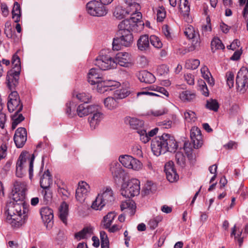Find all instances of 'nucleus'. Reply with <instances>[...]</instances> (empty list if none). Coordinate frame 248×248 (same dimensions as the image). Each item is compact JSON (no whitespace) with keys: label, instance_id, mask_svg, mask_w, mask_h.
I'll return each instance as SVG.
<instances>
[{"label":"nucleus","instance_id":"1","mask_svg":"<svg viewBox=\"0 0 248 248\" xmlns=\"http://www.w3.org/2000/svg\"><path fill=\"white\" fill-rule=\"evenodd\" d=\"M26 187L24 184L16 182L14 185L12 201L5 208L6 221L14 228H18L25 223L28 211L25 199Z\"/></svg>","mask_w":248,"mask_h":248},{"label":"nucleus","instance_id":"2","mask_svg":"<svg viewBox=\"0 0 248 248\" xmlns=\"http://www.w3.org/2000/svg\"><path fill=\"white\" fill-rule=\"evenodd\" d=\"M141 14H137L136 16H131L121 21L118 25L117 36L113 39L112 49L118 50L121 48V46H129L133 42V36L132 31L139 32L141 31L144 26V23L141 20Z\"/></svg>","mask_w":248,"mask_h":248},{"label":"nucleus","instance_id":"3","mask_svg":"<svg viewBox=\"0 0 248 248\" xmlns=\"http://www.w3.org/2000/svg\"><path fill=\"white\" fill-rule=\"evenodd\" d=\"M151 146L154 154L157 156L166 152H175L178 144L173 136L165 133L154 138Z\"/></svg>","mask_w":248,"mask_h":248},{"label":"nucleus","instance_id":"4","mask_svg":"<svg viewBox=\"0 0 248 248\" xmlns=\"http://www.w3.org/2000/svg\"><path fill=\"white\" fill-rule=\"evenodd\" d=\"M140 182L137 179H131L123 183L121 190L123 196L130 198L138 196L140 192Z\"/></svg>","mask_w":248,"mask_h":248},{"label":"nucleus","instance_id":"5","mask_svg":"<svg viewBox=\"0 0 248 248\" xmlns=\"http://www.w3.org/2000/svg\"><path fill=\"white\" fill-rule=\"evenodd\" d=\"M94 64L102 70H107L116 67V63L109 54L108 50H103L95 59Z\"/></svg>","mask_w":248,"mask_h":248},{"label":"nucleus","instance_id":"6","mask_svg":"<svg viewBox=\"0 0 248 248\" xmlns=\"http://www.w3.org/2000/svg\"><path fill=\"white\" fill-rule=\"evenodd\" d=\"M87 13L93 16L101 17L108 13V9L101 2L97 0H91L86 4Z\"/></svg>","mask_w":248,"mask_h":248},{"label":"nucleus","instance_id":"7","mask_svg":"<svg viewBox=\"0 0 248 248\" xmlns=\"http://www.w3.org/2000/svg\"><path fill=\"white\" fill-rule=\"evenodd\" d=\"M236 85L238 91L244 93L248 87V70L245 67L238 71L236 78Z\"/></svg>","mask_w":248,"mask_h":248},{"label":"nucleus","instance_id":"8","mask_svg":"<svg viewBox=\"0 0 248 248\" xmlns=\"http://www.w3.org/2000/svg\"><path fill=\"white\" fill-rule=\"evenodd\" d=\"M101 107L98 105H95L94 108L93 109L88 117V122L92 129H95L100 124L104 118V115L102 112Z\"/></svg>","mask_w":248,"mask_h":248},{"label":"nucleus","instance_id":"9","mask_svg":"<svg viewBox=\"0 0 248 248\" xmlns=\"http://www.w3.org/2000/svg\"><path fill=\"white\" fill-rule=\"evenodd\" d=\"M184 34L187 38L192 40V47L191 48V50L196 49L200 47L201 42L199 32L195 30L192 26L187 25L185 28Z\"/></svg>","mask_w":248,"mask_h":248},{"label":"nucleus","instance_id":"10","mask_svg":"<svg viewBox=\"0 0 248 248\" xmlns=\"http://www.w3.org/2000/svg\"><path fill=\"white\" fill-rule=\"evenodd\" d=\"M114 62L117 64L125 67L132 66L133 62L131 56L127 52H121L118 53L114 59Z\"/></svg>","mask_w":248,"mask_h":248},{"label":"nucleus","instance_id":"11","mask_svg":"<svg viewBox=\"0 0 248 248\" xmlns=\"http://www.w3.org/2000/svg\"><path fill=\"white\" fill-rule=\"evenodd\" d=\"M19 72L16 71L14 69H11L8 71L6 82L7 86L11 91L15 90L18 84Z\"/></svg>","mask_w":248,"mask_h":248},{"label":"nucleus","instance_id":"12","mask_svg":"<svg viewBox=\"0 0 248 248\" xmlns=\"http://www.w3.org/2000/svg\"><path fill=\"white\" fill-rule=\"evenodd\" d=\"M41 218L47 229L51 228L53 223V211L49 207H44L40 210Z\"/></svg>","mask_w":248,"mask_h":248},{"label":"nucleus","instance_id":"13","mask_svg":"<svg viewBox=\"0 0 248 248\" xmlns=\"http://www.w3.org/2000/svg\"><path fill=\"white\" fill-rule=\"evenodd\" d=\"M27 131L24 127L18 128L15 133L14 140L17 148L23 147L27 141Z\"/></svg>","mask_w":248,"mask_h":248},{"label":"nucleus","instance_id":"14","mask_svg":"<svg viewBox=\"0 0 248 248\" xmlns=\"http://www.w3.org/2000/svg\"><path fill=\"white\" fill-rule=\"evenodd\" d=\"M90 191V186L86 182L81 181L78 183V187L76 192V198L80 202L85 201Z\"/></svg>","mask_w":248,"mask_h":248},{"label":"nucleus","instance_id":"15","mask_svg":"<svg viewBox=\"0 0 248 248\" xmlns=\"http://www.w3.org/2000/svg\"><path fill=\"white\" fill-rule=\"evenodd\" d=\"M164 171L166 173L167 180L170 183H173L179 179V175L174 166L172 161H170L165 165Z\"/></svg>","mask_w":248,"mask_h":248},{"label":"nucleus","instance_id":"16","mask_svg":"<svg viewBox=\"0 0 248 248\" xmlns=\"http://www.w3.org/2000/svg\"><path fill=\"white\" fill-rule=\"evenodd\" d=\"M190 138L193 144V147L195 149H198L202 147L203 144L202 137L200 129L194 126L190 130Z\"/></svg>","mask_w":248,"mask_h":248},{"label":"nucleus","instance_id":"17","mask_svg":"<svg viewBox=\"0 0 248 248\" xmlns=\"http://www.w3.org/2000/svg\"><path fill=\"white\" fill-rule=\"evenodd\" d=\"M125 122L129 124L131 128L137 130L140 137V131H142L145 128L143 121L136 118L129 117L126 118Z\"/></svg>","mask_w":248,"mask_h":248},{"label":"nucleus","instance_id":"18","mask_svg":"<svg viewBox=\"0 0 248 248\" xmlns=\"http://www.w3.org/2000/svg\"><path fill=\"white\" fill-rule=\"evenodd\" d=\"M98 195L100 197V203L103 204V202L106 205L114 201L113 193L110 188L107 187L101 191Z\"/></svg>","mask_w":248,"mask_h":248},{"label":"nucleus","instance_id":"19","mask_svg":"<svg viewBox=\"0 0 248 248\" xmlns=\"http://www.w3.org/2000/svg\"><path fill=\"white\" fill-rule=\"evenodd\" d=\"M150 42V38L148 35L140 36L137 41L138 49L144 52L150 51L151 48Z\"/></svg>","mask_w":248,"mask_h":248},{"label":"nucleus","instance_id":"20","mask_svg":"<svg viewBox=\"0 0 248 248\" xmlns=\"http://www.w3.org/2000/svg\"><path fill=\"white\" fill-rule=\"evenodd\" d=\"M137 77L140 82L147 84H152L155 82V78L151 73L142 70L139 72Z\"/></svg>","mask_w":248,"mask_h":248},{"label":"nucleus","instance_id":"21","mask_svg":"<svg viewBox=\"0 0 248 248\" xmlns=\"http://www.w3.org/2000/svg\"><path fill=\"white\" fill-rule=\"evenodd\" d=\"M109 170L115 178H120L123 176L124 170L119 163L114 161L110 164Z\"/></svg>","mask_w":248,"mask_h":248},{"label":"nucleus","instance_id":"22","mask_svg":"<svg viewBox=\"0 0 248 248\" xmlns=\"http://www.w3.org/2000/svg\"><path fill=\"white\" fill-rule=\"evenodd\" d=\"M101 76L98 70L95 68H92L89 71L88 76V81L92 85L97 84L101 81Z\"/></svg>","mask_w":248,"mask_h":248},{"label":"nucleus","instance_id":"23","mask_svg":"<svg viewBox=\"0 0 248 248\" xmlns=\"http://www.w3.org/2000/svg\"><path fill=\"white\" fill-rule=\"evenodd\" d=\"M95 105H86L84 104L79 105L77 108V113L80 117L90 115L91 111L94 108Z\"/></svg>","mask_w":248,"mask_h":248},{"label":"nucleus","instance_id":"24","mask_svg":"<svg viewBox=\"0 0 248 248\" xmlns=\"http://www.w3.org/2000/svg\"><path fill=\"white\" fill-rule=\"evenodd\" d=\"M158 130V128H155L148 132H147L146 129L145 128H144L142 131H140V140L143 143H147L150 141L151 137H153L157 134Z\"/></svg>","mask_w":248,"mask_h":248},{"label":"nucleus","instance_id":"25","mask_svg":"<svg viewBox=\"0 0 248 248\" xmlns=\"http://www.w3.org/2000/svg\"><path fill=\"white\" fill-rule=\"evenodd\" d=\"M131 11L129 9H125L121 6H117L115 7L113 12V16L118 19H122L125 17L126 15L131 14Z\"/></svg>","mask_w":248,"mask_h":248},{"label":"nucleus","instance_id":"26","mask_svg":"<svg viewBox=\"0 0 248 248\" xmlns=\"http://www.w3.org/2000/svg\"><path fill=\"white\" fill-rule=\"evenodd\" d=\"M7 108L10 112H13L14 111L20 112L23 109V105L21 103L20 100L8 101Z\"/></svg>","mask_w":248,"mask_h":248},{"label":"nucleus","instance_id":"27","mask_svg":"<svg viewBox=\"0 0 248 248\" xmlns=\"http://www.w3.org/2000/svg\"><path fill=\"white\" fill-rule=\"evenodd\" d=\"M40 186L43 189L49 188L50 184L52 183V179L50 172L48 170L45 171L40 180Z\"/></svg>","mask_w":248,"mask_h":248},{"label":"nucleus","instance_id":"28","mask_svg":"<svg viewBox=\"0 0 248 248\" xmlns=\"http://www.w3.org/2000/svg\"><path fill=\"white\" fill-rule=\"evenodd\" d=\"M68 215V205L65 202L62 203L59 208V217L65 224H67V217Z\"/></svg>","mask_w":248,"mask_h":248},{"label":"nucleus","instance_id":"29","mask_svg":"<svg viewBox=\"0 0 248 248\" xmlns=\"http://www.w3.org/2000/svg\"><path fill=\"white\" fill-rule=\"evenodd\" d=\"M104 104L105 108L110 110L116 109L118 106V102L114 97H108L104 100Z\"/></svg>","mask_w":248,"mask_h":248},{"label":"nucleus","instance_id":"30","mask_svg":"<svg viewBox=\"0 0 248 248\" xmlns=\"http://www.w3.org/2000/svg\"><path fill=\"white\" fill-rule=\"evenodd\" d=\"M12 14V18L15 22L16 23L19 22L21 17V8L19 4L17 1L14 2Z\"/></svg>","mask_w":248,"mask_h":248},{"label":"nucleus","instance_id":"31","mask_svg":"<svg viewBox=\"0 0 248 248\" xmlns=\"http://www.w3.org/2000/svg\"><path fill=\"white\" fill-rule=\"evenodd\" d=\"M92 234V232L90 228H84L81 231L75 234V238L78 240H80L90 237Z\"/></svg>","mask_w":248,"mask_h":248},{"label":"nucleus","instance_id":"32","mask_svg":"<svg viewBox=\"0 0 248 248\" xmlns=\"http://www.w3.org/2000/svg\"><path fill=\"white\" fill-rule=\"evenodd\" d=\"M125 3L127 4L128 6L125 9H129L131 12L130 15L131 16H136L138 13L137 12L140 7V5L138 3L135 1H128L125 0Z\"/></svg>","mask_w":248,"mask_h":248},{"label":"nucleus","instance_id":"33","mask_svg":"<svg viewBox=\"0 0 248 248\" xmlns=\"http://www.w3.org/2000/svg\"><path fill=\"white\" fill-rule=\"evenodd\" d=\"M195 93L189 91H183L179 95L180 99L184 102L191 101L195 98Z\"/></svg>","mask_w":248,"mask_h":248},{"label":"nucleus","instance_id":"34","mask_svg":"<svg viewBox=\"0 0 248 248\" xmlns=\"http://www.w3.org/2000/svg\"><path fill=\"white\" fill-rule=\"evenodd\" d=\"M201 73L202 77L207 82V83L213 86L214 84V80L213 78L211 77V74L208 70L206 66L202 67L201 69Z\"/></svg>","mask_w":248,"mask_h":248},{"label":"nucleus","instance_id":"35","mask_svg":"<svg viewBox=\"0 0 248 248\" xmlns=\"http://www.w3.org/2000/svg\"><path fill=\"white\" fill-rule=\"evenodd\" d=\"M136 204L132 201H126L123 202L121 205V209L123 211L125 209H128L130 210L132 215L134 214L136 209Z\"/></svg>","mask_w":248,"mask_h":248},{"label":"nucleus","instance_id":"36","mask_svg":"<svg viewBox=\"0 0 248 248\" xmlns=\"http://www.w3.org/2000/svg\"><path fill=\"white\" fill-rule=\"evenodd\" d=\"M23 155H20L16 164V175L18 177H22L26 172V170L21 169V165L23 164Z\"/></svg>","mask_w":248,"mask_h":248},{"label":"nucleus","instance_id":"37","mask_svg":"<svg viewBox=\"0 0 248 248\" xmlns=\"http://www.w3.org/2000/svg\"><path fill=\"white\" fill-rule=\"evenodd\" d=\"M116 217L114 212H109L104 217L103 225L105 228H109Z\"/></svg>","mask_w":248,"mask_h":248},{"label":"nucleus","instance_id":"38","mask_svg":"<svg viewBox=\"0 0 248 248\" xmlns=\"http://www.w3.org/2000/svg\"><path fill=\"white\" fill-rule=\"evenodd\" d=\"M74 96H75L79 101L84 103H88L91 102L92 99V96L86 93H75L74 94Z\"/></svg>","mask_w":248,"mask_h":248},{"label":"nucleus","instance_id":"39","mask_svg":"<svg viewBox=\"0 0 248 248\" xmlns=\"http://www.w3.org/2000/svg\"><path fill=\"white\" fill-rule=\"evenodd\" d=\"M12 119L13 121L12 128L13 129H14L19 123L24 120V117L22 114L19 113V112H16L15 114L12 115Z\"/></svg>","mask_w":248,"mask_h":248},{"label":"nucleus","instance_id":"40","mask_svg":"<svg viewBox=\"0 0 248 248\" xmlns=\"http://www.w3.org/2000/svg\"><path fill=\"white\" fill-rule=\"evenodd\" d=\"M179 9L184 16H187L190 11V7L187 0H180Z\"/></svg>","mask_w":248,"mask_h":248},{"label":"nucleus","instance_id":"41","mask_svg":"<svg viewBox=\"0 0 248 248\" xmlns=\"http://www.w3.org/2000/svg\"><path fill=\"white\" fill-rule=\"evenodd\" d=\"M129 94V92L126 89H121L115 91L114 97L116 99H121L125 98Z\"/></svg>","mask_w":248,"mask_h":248},{"label":"nucleus","instance_id":"42","mask_svg":"<svg viewBox=\"0 0 248 248\" xmlns=\"http://www.w3.org/2000/svg\"><path fill=\"white\" fill-rule=\"evenodd\" d=\"M12 64L13 68L12 69H14L16 71H19L20 73L21 65L20 60L18 56L16 54H15L12 57Z\"/></svg>","mask_w":248,"mask_h":248},{"label":"nucleus","instance_id":"43","mask_svg":"<svg viewBox=\"0 0 248 248\" xmlns=\"http://www.w3.org/2000/svg\"><path fill=\"white\" fill-rule=\"evenodd\" d=\"M200 63L198 59L187 60L185 64V67L187 69L194 70L198 68Z\"/></svg>","mask_w":248,"mask_h":248},{"label":"nucleus","instance_id":"44","mask_svg":"<svg viewBox=\"0 0 248 248\" xmlns=\"http://www.w3.org/2000/svg\"><path fill=\"white\" fill-rule=\"evenodd\" d=\"M132 157V156L129 155H122L119 156V160L124 167L129 169Z\"/></svg>","mask_w":248,"mask_h":248},{"label":"nucleus","instance_id":"45","mask_svg":"<svg viewBox=\"0 0 248 248\" xmlns=\"http://www.w3.org/2000/svg\"><path fill=\"white\" fill-rule=\"evenodd\" d=\"M206 107L210 110L217 111L219 108V104L216 99H210L206 101Z\"/></svg>","mask_w":248,"mask_h":248},{"label":"nucleus","instance_id":"46","mask_svg":"<svg viewBox=\"0 0 248 248\" xmlns=\"http://www.w3.org/2000/svg\"><path fill=\"white\" fill-rule=\"evenodd\" d=\"M101 198L97 195L95 199L93 202L91 208L95 210H101L106 205L105 203L103 202V204L100 203Z\"/></svg>","mask_w":248,"mask_h":248},{"label":"nucleus","instance_id":"47","mask_svg":"<svg viewBox=\"0 0 248 248\" xmlns=\"http://www.w3.org/2000/svg\"><path fill=\"white\" fill-rule=\"evenodd\" d=\"M149 38L151 45L155 47L158 49L162 47V43L158 37L152 35L150 36Z\"/></svg>","mask_w":248,"mask_h":248},{"label":"nucleus","instance_id":"48","mask_svg":"<svg viewBox=\"0 0 248 248\" xmlns=\"http://www.w3.org/2000/svg\"><path fill=\"white\" fill-rule=\"evenodd\" d=\"M184 150L189 160H194V155L192 153V148L190 147V144L188 142H185L183 147Z\"/></svg>","mask_w":248,"mask_h":248},{"label":"nucleus","instance_id":"49","mask_svg":"<svg viewBox=\"0 0 248 248\" xmlns=\"http://www.w3.org/2000/svg\"><path fill=\"white\" fill-rule=\"evenodd\" d=\"M211 45L212 49L214 48L215 49H223L225 48L221 41L218 38H214L211 41Z\"/></svg>","mask_w":248,"mask_h":248},{"label":"nucleus","instance_id":"50","mask_svg":"<svg viewBox=\"0 0 248 248\" xmlns=\"http://www.w3.org/2000/svg\"><path fill=\"white\" fill-rule=\"evenodd\" d=\"M175 158L177 163L181 167H184L186 165V157L181 152H177L175 155Z\"/></svg>","mask_w":248,"mask_h":248},{"label":"nucleus","instance_id":"51","mask_svg":"<svg viewBox=\"0 0 248 248\" xmlns=\"http://www.w3.org/2000/svg\"><path fill=\"white\" fill-rule=\"evenodd\" d=\"M75 104L74 103L70 102L66 104L65 108V112L66 114L69 117H73L75 115L74 113V109H75Z\"/></svg>","mask_w":248,"mask_h":248},{"label":"nucleus","instance_id":"52","mask_svg":"<svg viewBox=\"0 0 248 248\" xmlns=\"http://www.w3.org/2000/svg\"><path fill=\"white\" fill-rule=\"evenodd\" d=\"M129 169L135 170H139L142 168V163L139 160L132 157V161L130 162Z\"/></svg>","mask_w":248,"mask_h":248},{"label":"nucleus","instance_id":"53","mask_svg":"<svg viewBox=\"0 0 248 248\" xmlns=\"http://www.w3.org/2000/svg\"><path fill=\"white\" fill-rule=\"evenodd\" d=\"M184 117L187 123L195 122L196 119L195 112L191 110L186 111L184 113Z\"/></svg>","mask_w":248,"mask_h":248},{"label":"nucleus","instance_id":"54","mask_svg":"<svg viewBox=\"0 0 248 248\" xmlns=\"http://www.w3.org/2000/svg\"><path fill=\"white\" fill-rule=\"evenodd\" d=\"M103 82L104 83V85L106 86V88H107L109 91L115 90L116 88L118 87L120 85L119 82L115 81L108 80L103 81Z\"/></svg>","mask_w":248,"mask_h":248},{"label":"nucleus","instance_id":"55","mask_svg":"<svg viewBox=\"0 0 248 248\" xmlns=\"http://www.w3.org/2000/svg\"><path fill=\"white\" fill-rule=\"evenodd\" d=\"M149 90L156 91L161 94L164 95L166 97H168L169 93L163 87L153 85L149 87Z\"/></svg>","mask_w":248,"mask_h":248},{"label":"nucleus","instance_id":"56","mask_svg":"<svg viewBox=\"0 0 248 248\" xmlns=\"http://www.w3.org/2000/svg\"><path fill=\"white\" fill-rule=\"evenodd\" d=\"M4 33L6 37L9 38H12L13 36L11 24L9 21H7L5 23Z\"/></svg>","mask_w":248,"mask_h":248},{"label":"nucleus","instance_id":"57","mask_svg":"<svg viewBox=\"0 0 248 248\" xmlns=\"http://www.w3.org/2000/svg\"><path fill=\"white\" fill-rule=\"evenodd\" d=\"M227 78V84L231 88L233 86L234 84V74L232 72H228L226 75Z\"/></svg>","mask_w":248,"mask_h":248},{"label":"nucleus","instance_id":"58","mask_svg":"<svg viewBox=\"0 0 248 248\" xmlns=\"http://www.w3.org/2000/svg\"><path fill=\"white\" fill-rule=\"evenodd\" d=\"M161 220V217H156L151 219L149 222V225L151 229H155L158 226V223Z\"/></svg>","mask_w":248,"mask_h":248},{"label":"nucleus","instance_id":"59","mask_svg":"<svg viewBox=\"0 0 248 248\" xmlns=\"http://www.w3.org/2000/svg\"><path fill=\"white\" fill-rule=\"evenodd\" d=\"M199 84L200 90L202 93L205 96H208L209 95V91L205 82L202 80Z\"/></svg>","mask_w":248,"mask_h":248},{"label":"nucleus","instance_id":"60","mask_svg":"<svg viewBox=\"0 0 248 248\" xmlns=\"http://www.w3.org/2000/svg\"><path fill=\"white\" fill-rule=\"evenodd\" d=\"M42 194L44 196V199L46 202H48L51 201L52 197V194L48 188L47 189H44L42 191Z\"/></svg>","mask_w":248,"mask_h":248},{"label":"nucleus","instance_id":"61","mask_svg":"<svg viewBox=\"0 0 248 248\" xmlns=\"http://www.w3.org/2000/svg\"><path fill=\"white\" fill-rule=\"evenodd\" d=\"M34 158L35 156L33 154H32L31 156L29 158V173L30 179H31L33 176V167Z\"/></svg>","mask_w":248,"mask_h":248},{"label":"nucleus","instance_id":"62","mask_svg":"<svg viewBox=\"0 0 248 248\" xmlns=\"http://www.w3.org/2000/svg\"><path fill=\"white\" fill-rule=\"evenodd\" d=\"M175 124V122L170 120H165L162 122H158V125L162 126L164 128H170Z\"/></svg>","mask_w":248,"mask_h":248},{"label":"nucleus","instance_id":"63","mask_svg":"<svg viewBox=\"0 0 248 248\" xmlns=\"http://www.w3.org/2000/svg\"><path fill=\"white\" fill-rule=\"evenodd\" d=\"M132 151L135 155L139 156H142V152L141 151V147L138 144L134 145L132 148Z\"/></svg>","mask_w":248,"mask_h":248},{"label":"nucleus","instance_id":"64","mask_svg":"<svg viewBox=\"0 0 248 248\" xmlns=\"http://www.w3.org/2000/svg\"><path fill=\"white\" fill-rule=\"evenodd\" d=\"M165 16L166 13L164 9L160 8L157 10V20L158 21H162Z\"/></svg>","mask_w":248,"mask_h":248}]
</instances>
